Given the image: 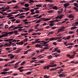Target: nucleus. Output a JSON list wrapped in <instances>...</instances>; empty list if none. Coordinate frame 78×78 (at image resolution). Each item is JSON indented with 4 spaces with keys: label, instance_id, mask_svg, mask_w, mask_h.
Returning <instances> with one entry per match:
<instances>
[{
    "label": "nucleus",
    "instance_id": "nucleus-39",
    "mask_svg": "<svg viewBox=\"0 0 78 78\" xmlns=\"http://www.w3.org/2000/svg\"><path fill=\"white\" fill-rule=\"evenodd\" d=\"M25 7H28L29 6V5H28V4L26 3L25 4Z\"/></svg>",
    "mask_w": 78,
    "mask_h": 78
},
{
    "label": "nucleus",
    "instance_id": "nucleus-25",
    "mask_svg": "<svg viewBox=\"0 0 78 78\" xmlns=\"http://www.w3.org/2000/svg\"><path fill=\"white\" fill-rule=\"evenodd\" d=\"M36 7H41L42 5L41 4H37L36 5Z\"/></svg>",
    "mask_w": 78,
    "mask_h": 78
},
{
    "label": "nucleus",
    "instance_id": "nucleus-6",
    "mask_svg": "<svg viewBox=\"0 0 78 78\" xmlns=\"http://www.w3.org/2000/svg\"><path fill=\"white\" fill-rule=\"evenodd\" d=\"M11 46V45L8 43H7L4 44V47H10Z\"/></svg>",
    "mask_w": 78,
    "mask_h": 78
},
{
    "label": "nucleus",
    "instance_id": "nucleus-53",
    "mask_svg": "<svg viewBox=\"0 0 78 78\" xmlns=\"http://www.w3.org/2000/svg\"><path fill=\"white\" fill-rule=\"evenodd\" d=\"M39 10H37L35 12V13L36 14H38V13H39Z\"/></svg>",
    "mask_w": 78,
    "mask_h": 78
},
{
    "label": "nucleus",
    "instance_id": "nucleus-52",
    "mask_svg": "<svg viewBox=\"0 0 78 78\" xmlns=\"http://www.w3.org/2000/svg\"><path fill=\"white\" fill-rule=\"evenodd\" d=\"M56 64H55L53 65H51V67H56Z\"/></svg>",
    "mask_w": 78,
    "mask_h": 78
},
{
    "label": "nucleus",
    "instance_id": "nucleus-34",
    "mask_svg": "<svg viewBox=\"0 0 78 78\" xmlns=\"http://www.w3.org/2000/svg\"><path fill=\"white\" fill-rule=\"evenodd\" d=\"M25 16L24 15H22L20 17H19V18L20 19H22V18H24Z\"/></svg>",
    "mask_w": 78,
    "mask_h": 78
},
{
    "label": "nucleus",
    "instance_id": "nucleus-21",
    "mask_svg": "<svg viewBox=\"0 0 78 78\" xmlns=\"http://www.w3.org/2000/svg\"><path fill=\"white\" fill-rule=\"evenodd\" d=\"M70 37H71V36H67V37H66V39H67L68 40H69L70 39Z\"/></svg>",
    "mask_w": 78,
    "mask_h": 78
},
{
    "label": "nucleus",
    "instance_id": "nucleus-13",
    "mask_svg": "<svg viewBox=\"0 0 78 78\" xmlns=\"http://www.w3.org/2000/svg\"><path fill=\"white\" fill-rule=\"evenodd\" d=\"M62 31H64V30H62L61 29H58L57 33H59V32H62Z\"/></svg>",
    "mask_w": 78,
    "mask_h": 78
},
{
    "label": "nucleus",
    "instance_id": "nucleus-37",
    "mask_svg": "<svg viewBox=\"0 0 78 78\" xmlns=\"http://www.w3.org/2000/svg\"><path fill=\"white\" fill-rule=\"evenodd\" d=\"M30 10V7H28L27 8H26L25 10V11H29Z\"/></svg>",
    "mask_w": 78,
    "mask_h": 78
},
{
    "label": "nucleus",
    "instance_id": "nucleus-22",
    "mask_svg": "<svg viewBox=\"0 0 78 78\" xmlns=\"http://www.w3.org/2000/svg\"><path fill=\"white\" fill-rule=\"evenodd\" d=\"M38 62H39V63H44V60H41L40 61Z\"/></svg>",
    "mask_w": 78,
    "mask_h": 78
},
{
    "label": "nucleus",
    "instance_id": "nucleus-63",
    "mask_svg": "<svg viewBox=\"0 0 78 78\" xmlns=\"http://www.w3.org/2000/svg\"><path fill=\"white\" fill-rule=\"evenodd\" d=\"M16 33H18V30H16L13 31V33H14L15 34H16Z\"/></svg>",
    "mask_w": 78,
    "mask_h": 78
},
{
    "label": "nucleus",
    "instance_id": "nucleus-58",
    "mask_svg": "<svg viewBox=\"0 0 78 78\" xmlns=\"http://www.w3.org/2000/svg\"><path fill=\"white\" fill-rule=\"evenodd\" d=\"M16 19H13L12 20H11V21H12V22H15V21H16Z\"/></svg>",
    "mask_w": 78,
    "mask_h": 78
},
{
    "label": "nucleus",
    "instance_id": "nucleus-4",
    "mask_svg": "<svg viewBox=\"0 0 78 78\" xmlns=\"http://www.w3.org/2000/svg\"><path fill=\"white\" fill-rule=\"evenodd\" d=\"M42 21H48V20H50V18H41Z\"/></svg>",
    "mask_w": 78,
    "mask_h": 78
},
{
    "label": "nucleus",
    "instance_id": "nucleus-15",
    "mask_svg": "<svg viewBox=\"0 0 78 78\" xmlns=\"http://www.w3.org/2000/svg\"><path fill=\"white\" fill-rule=\"evenodd\" d=\"M77 27H71V30H75V29H76Z\"/></svg>",
    "mask_w": 78,
    "mask_h": 78
},
{
    "label": "nucleus",
    "instance_id": "nucleus-35",
    "mask_svg": "<svg viewBox=\"0 0 78 78\" xmlns=\"http://www.w3.org/2000/svg\"><path fill=\"white\" fill-rule=\"evenodd\" d=\"M54 11L53 10H49L48 11V12H49V13H52L53 12H54Z\"/></svg>",
    "mask_w": 78,
    "mask_h": 78
},
{
    "label": "nucleus",
    "instance_id": "nucleus-48",
    "mask_svg": "<svg viewBox=\"0 0 78 78\" xmlns=\"http://www.w3.org/2000/svg\"><path fill=\"white\" fill-rule=\"evenodd\" d=\"M19 27H16L13 28V30H16V29H19Z\"/></svg>",
    "mask_w": 78,
    "mask_h": 78
},
{
    "label": "nucleus",
    "instance_id": "nucleus-41",
    "mask_svg": "<svg viewBox=\"0 0 78 78\" xmlns=\"http://www.w3.org/2000/svg\"><path fill=\"white\" fill-rule=\"evenodd\" d=\"M44 28L45 29H49L50 28V26H46Z\"/></svg>",
    "mask_w": 78,
    "mask_h": 78
},
{
    "label": "nucleus",
    "instance_id": "nucleus-45",
    "mask_svg": "<svg viewBox=\"0 0 78 78\" xmlns=\"http://www.w3.org/2000/svg\"><path fill=\"white\" fill-rule=\"evenodd\" d=\"M38 16H39V14H37V15H34L33 16V17H37Z\"/></svg>",
    "mask_w": 78,
    "mask_h": 78
},
{
    "label": "nucleus",
    "instance_id": "nucleus-7",
    "mask_svg": "<svg viewBox=\"0 0 78 78\" xmlns=\"http://www.w3.org/2000/svg\"><path fill=\"white\" fill-rule=\"evenodd\" d=\"M7 17L8 18H9V17H11V16H13L11 14V13H7Z\"/></svg>",
    "mask_w": 78,
    "mask_h": 78
},
{
    "label": "nucleus",
    "instance_id": "nucleus-33",
    "mask_svg": "<svg viewBox=\"0 0 78 78\" xmlns=\"http://www.w3.org/2000/svg\"><path fill=\"white\" fill-rule=\"evenodd\" d=\"M62 24V23L61 22H58L57 23V25H61Z\"/></svg>",
    "mask_w": 78,
    "mask_h": 78
},
{
    "label": "nucleus",
    "instance_id": "nucleus-17",
    "mask_svg": "<svg viewBox=\"0 0 78 78\" xmlns=\"http://www.w3.org/2000/svg\"><path fill=\"white\" fill-rule=\"evenodd\" d=\"M62 37H55V40H58V39H61V38H62Z\"/></svg>",
    "mask_w": 78,
    "mask_h": 78
},
{
    "label": "nucleus",
    "instance_id": "nucleus-29",
    "mask_svg": "<svg viewBox=\"0 0 78 78\" xmlns=\"http://www.w3.org/2000/svg\"><path fill=\"white\" fill-rule=\"evenodd\" d=\"M46 2H48L50 3H52L53 2V1L52 0H45Z\"/></svg>",
    "mask_w": 78,
    "mask_h": 78
},
{
    "label": "nucleus",
    "instance_id": "nucleus-23",
    "mask_svg": "<svg viewBox=\"0 0 78 78\" xmlns=\"http://www.w3.org/2000/svg\"><path fill=\"white\" fill-rule=\"evenodd\" d=\"M52 8L54 9H56V10H57V9H58V8L56 6L52 7Z\"/></svg>",
    "mask_w": 78,
    "mask_h": 78
},
{
    "label": "nucleus",
    "instance_id": "nucleus-5",
    "mask_svg": "<svg viewBox=\"0 0 78 78\" xmlns=\"http://www.w3.org/2000/svg\"><path fill=\"white\" fill-rule=\"evenodd\" d=\"M63 10V9L62 8H61V9H59L58 12V14H61L62 11H63L62 10Z\"/></svg>",
    "mask_w": 78,
    "mask_h": 78
},
{
    "label": "nucleus",
    "instance_id": "nucleus-10",
    "mask_svg": "<svg viewBox=\"0 0 78 78\" xmlns=\"http://www.w3.org/2000/svg\"><path fill=\"white\" fill-rule=\"evenodd\" d=\"M40 39H37L35 40V42L36 43H39L41 42V41H39Z\"/></svg>",
    "mask_w": 78,
    "mask_h": 78
},
{
    "label": "nucleus",
    "instance_id": "nucleus-60",
    "mask_svg": "<svg viewBox=\"0 0 78 78\" xmlns=\"http://www.w3.org/2000/svg\"><path fill=\"white\" fill-rule=\"evenodd\" d=\"M35 46L37 47H41V45L40 44H37L35 45Z\"/></svg>",
    "mask_w": 78,
    "mask_h": 78
},
{
    "label": "nucleus",
    "instance_id": "nucleus-61",
    "mask_svg": "<svg viewBox=\"0 0 78 78\" xmlns=\"http://www.w3.org/2000/svg\"><path fill=\"white\" fill-rule=\"evenodd\" d=\"M54 33V32L53 31H51V32H50L49 33L50 34V35H51V34H53Z\"/></svg>",
    "mask_w": 78,
    "mask_h": 78
},
{
    "label": "nucleus",
    "instance_id": "nucleus-57",
    "mask_svg": "<svg viewBox=\"0 0 78 78\" xmlns=\"http://www.w3.org/2000/svg\"><path fill=\"white\" fill-rule=\"evenodd\" d=\"M25 64V62L24 61L21 63V65H24V64Z\"/></svg>",
    "mask_w": 78,
    "mask_h": 78
},
{
    "label": "nucleus",
    "instance_id": "nucleus-36",
    "mask_svg": "<svg viewBox=\"0 0 78 78\" xmlns=\"http://www.w3.org/2000/svg\"><path fill=\"white\" fill-rule=\"evenodd\" d=\"M32 31H33V29H31L28 30V33H30V32H32Z\"/></svg>",
    "mask_w": 78,
    "mask_h": 78
},
{
    "label": "nucleus",
    "instance_id": "nucleus-8",
    "mask_svg": "<svg viewBox=\"0 0 78 78\" xmlns=\"http://www.w3.org/2000/svg\"><path fill=\"white\" fill-rule=\"evenodd\" d=\"M69 3H67L64 4V6L65 8H67V6H69Z\"/></svg>",
    "mask_w": 78,
    "mask_h": 78
},
{
    "label": "nucleus",
    "instance_id": "nucleus-28",
    "mask_svg": "<svg viewBox=\"0 0 78 78\" xmlns=\"http://www.w3.org/2000/svg\"><path fill=\"white\" fill-rule=\"evenodd\" d=\"M48 48H50V46H47L44 48V49L45 50H47L48 49Z\"/></svg>",
    "mask_w": 78,
    "mask_h": 78
},
{
    "label": "nucleus",
    "instance_id": "nucleus-46",
    "mask_svg": "<svg viewBox=\"0 0 78 78\" xmlns=\"http://www.w3.org/2000/svg\"><path fill=\"white\" fill-rule=\"evenodd\" d=\"M75 0H72L70 1H69V3H73L74 2H75Z\"/></svg>",
    "mask_w": 78,
    "mask_h": 78
},
{
    "label": "nucleus",
    "instance_id": "nucleus-26",
    "mask_svg": "<svg viewBox=\"0 0 78 78\" xmlns=\"http://www.w3.org/2000/svg\"><path fill=\"white\" fill-rule=\"evenodd\" d=\"M75 24V23H73V24H72V25H73V26H76V25H78V22H77L76 23H75V24Z\"/></svg>",
    "mask_w": 78,
    "mask_h": 78
},
{
    "label": "nucleus",
    "instance_id": "nucleus-42",
    "mask_svg": "<svg viewBox=\"0 0 78 78\" xmlns=\"http://www.w3.org/2000/svg\"><path fill=\"white\" fill-rule=\"evenodd\" d=\"M18 7H19V6H18V5H16L15 6L13 7V8L14 9H17V8H18Z\"/></svg>",
    "mask_w": 78,
    "mask_h": 78
},
{
    "label": "nucleus",
    "instance_id": "nucleus-16",
    "mask_svg": "<svg viewBox=\"0 0 78 78\" xmlns=\"http://www.w3.org/2000/svg\"><path fill=\"white\" fill-rule=\"evenodd\" d=\"M51 65H49L48 66H46V69H49L50 67H51Z\"/></svg>",
    "mask_w": 78,
    "mask_h": 78
},
{
    "label": "nucleus",
    "instance_id": "nucleus-12",
    "mask_svg": "<svg viewBox=\"0 0 78 78\" xmlns=\"http://www.w3.org/2000/svg\"><path fill=\"white\" fill-rule=\"evenodd\" d=\"M2 75H6L8 73V72H3L1 73Z\"/></svg>",
    "mask_w": 78,
    "mask_h": 78
},
{
    "label": "nucleus",
    "instance_id": "nucleus-44",
    "mask_svg": "<svg viewBox=\"0 0 78 78\" xmlns=\"http://www.w3.org/2000/svg\"><path fill=\"white\" fill-rule=\"evenodd\" d=\"M57 27H53L51 28V29H52V30H55V29H56V28H57Z\"/></svg>",
    "mask_w": 78,
    "mask_h": 78
},
{
    "label": "nucleus",
    "instance_id": "nucleus-43",
    "mask_svg": "<svg viewBox=\"0 0 78 78\" xmlns=\"http://www.w3.org/2000/svg\"><path fill=\"white\" fill-rule=\"evenodd\" d=\"M20 43H23V42L22 41H21L20 42H16V44H17V45H20Z\"/></svg>",
    "mask_w": 78,
    "mask_h": 78
},
{
    "label": "nucleus",
    "instance_id": "nucleus-24",
    "mask_svg": "<svg viewBox=\"0 0 78 78\" xmlns=\"http://www.w3.org/2000/svg\"><path fill=\"white\" fill-rule=\"evenodd\" d=\"M67 27H64L63 26H62V27H61V28H60V29L62 30H64V28H66Z\"/></svg>",
    "mask_w": 78,
    "mask_h": 78
},
{
    "label": "nucleus",
    "instance_id": "nucleus-40",
    "mask_svg": "<svg viewBox=\"0 0 78 78\" xmlns=\"http://www.w3.org/2000/svg\"><path fill=\"white\" fill-rule=\"evenodd\" d=\"M54 23H51L49 24V26L52 27V26H54L55 24H54Z\"/></svg>",
    "mask_w": 78,
    "mask_h": 78
},
{
    "label": "nucleus",
    "instance_id": "nucleus-50",
    "mask_svg": "<svg viewBox=\"0 0 78 78\" xmlns=\"http://www.w3.org/2000/svg\"><path fill=\"white\" fill-rule=\"evenodd\" d=\"M60 21V20H57V19H56L55 20V22H58Z\"/></svg>",
    "mask_w": 78,
    "mask_h": 78
},
{
    "label": "nucleus",
    "instance_id": "nucleus-9",
    "mask_svg": "<svg viewBox=\"0 0 78 78\" xmlns=\"http://www.w3.org/2000/svg\"><path fill=\"white\" fill-rule=\"evenodd\" d=\"M68 17L69 18H73V17H75V15L73 14H71L69 15Z\"/></svg>",
    "mask_w": 78,
    "mask_h": 78
},
{
    "label": "nucleus",
    "instance_id": "nucleus-27",
    "mask_svg": "<svg viewBox=\"0 0 78 78\" xmlns=\"http://www.w3.org/2000/svg\"><path fill=\"white\" fill-rule=\"evenodd\" d=\"M14 27H15V26L12 25L8 28L9 30H10V28H14Z\"/></svg>",
    "mask_w": 78,
    "mask_h": 78
},
{
    "label": "nucleus",
    "instance_id": "nucleus-2",
    "mask_svg": "<svg viewBox=\"0 0 78 78\" xmlns=\"http://www.w3.org/2000/svg\"><path fill=\"white\" fill-rule=\"evenodd\" d=\"M63 16L64 15L63 14L58 15L57 16L55 17V18H53V19H62L63 18Z\"/></svg>",
    "mask_w": 78,
    "mask_h": 78
},
{
    "label": "nucleus",
    "instance_id": "nucleus-30",
    "mask_svg": "<svg viewBox=\"0 0 78 78\" xmlns=\"http://www.w3.org/2000/svg\"><path fill=\"white\" fill-rule=\"evenodd\" d=\"M74 56H75V55L73 54V55H72L70 56V58H71L72 59H73L74 58Z\"/></svg>",
    "mask_w": 78,
    "mask_h": 78
},
{
    "label": "nucleus",
    "instance_id": "nucleus-62",
    "mask_svg": "<svg viewBox=\"0 0 78 78\" xmlns=\"http://www.w3.org/2000/svg\"><path fill=\"white\" fill-rule=\"evenodd\" d=\"M43 46H48L49 45L48 44H44L42 45Z\"/></svg>",
    "mask_w": 78,
    "mask_h": 78
},
{
    "label": "nucleus",
    "instance_id": "nucleus-55",
    "mask_svg": "<svg viewBox=\"0 0 78 78\" xmlns=\"http://www.w3.org/2000/svg\"><path fill=\"white\" fill-rule=\"evenodd\" d=\"M30 12H34V9H31L30 10Z\"/></svg>",
    "mask_w": 78,
    "mask_h": 78
},
{
    "label": "nucleus",
    "instance_id": "nucleus-19",
    "mask_svg": "<svg viewBox=\"0 0 78 78\" xmlns=\"http://www.w3.org/2000/svg\"><path fill=\"white\" fill-rule=\"evenodd\" d=\"M20 22V20H17L16 21V22H15V23H19Z\"/></svg>",
    "mask_w": 78,
    "mask_h": 78
},
{
    "label": "nucleus",
    "instance_id": "nucleus-32",
    "mask_svg": "<svg viewBox=\"0 0 78 78\" xmlns=\"http://www.w3.org/2000/svg\"><path fill=\"white\" fill-rule=\"evenodd\" d=\"M74 6H76V7H78V4L76 3H75L74 4Z\"/></svg>",
    "mask_w": 78,
    "mask_h": 78
},
{
    "label": "nucleus",
    "instance_id": "nucleus-20",
    "mask_svg": "<svg viewBox=\"0 0 78 78\" xmlns=\"http://www.w3.org/2000/svg\"><path fill=\"white\" fill-rule=\"evenodd\" d=\"M47 57L48 59H51V58H52L53 57L51 55H49V56H48Z\"/></svg>",
    "mask_w": 78,
    "mask_h": 78
},
{
    "label": "nucleus",
    "instance_id": "nucleus-38",
    "mask_svg": "<svg viewBox=\"0 0 78 78\" xmlns=\"http://www.w3.org/2000/svg\"><path fill=\"white\" fill-rule=\"evenodd\" d=\"M69 34H73V33H74V32L73 31H70L69 32Z\"/></svg>",
    "mask_w": 78,
    "mask_h": 78
},
{
    "label": "nucleus",
    "instance_id": "nucleus-1",
    "mask_svg": "<svg viewBox=\"0 0 78 78\" xmlns=\"http://www.w3.org/2000/svg\"><path fill=\"white\" fill-rule=\"evenodd\" d=\"M13 33V31H11L8 33H6L5 34H3L2 35H0V38H2V37H6L8 36V34H11Z\"/></svg>",
    "mask_w": 78,
    "mask_h": 78
},
{
    "label": "nucleus",
    "instance_id": "nucleus-14",
    "mask_svg": "<svg viewBox=\"0 0 78 78\" xmlns=\"http://www.w3.org/2000/svg\"><path fill=\"white\" fill-rule=\"evenodd\" d=\"M9 68H5L4 69V71L5 72H7V71H9Z\"/></svg>",
    "mask_w": 78,
    "mask_h": 78
},
{
    "label": "nucleus",
    "instance_id": "nucleus-31",
    "mask_svg": "<svg viewBox=\"0 0 78 78\" xmlns=\"http://www.w3.org/2000/svg\"><path fill=\"white\" fill-rule=\"evenodd\" d=\"M31 72H28L27 73H26V74L27 75H30V74H31Z\"/></svg>",
    "mask_w": 78,
    "mask_h": 78
},
{
    "label": "nucleus",
    "instance_id": "nucleus-49",
    "mask_svg": "<svg viewBox=\"0 0 78 78\" xmlns=\"http://www.w3.org/2000/svg\"><path fill=\"white\" fill-rule=\"evenodd\" d=\"M58 49V48H54V51H56V50Z\"/></svg>",
    "mask_w": 78,
    "mask_h": 78
},
{
    "label": "nucleus",
    "instance_id": "nucleus-59",
    "mask_svg": "<svg viewBox=\"0 0 78 78\" xmlns=\"http://www.w3.org/2000/svg\"><path fill=\"white\" fill-rule=\"evenodd\" d=\"M25 3V2L23 1L21 3V5H24Z\"/></svg>",
    "mask_w": 78,
    "mask_h": 78
},
{
    "label": "nucleus",
    "instance_id": "nucleus-64",
    "mask_svg": "<svg viewBox=\"0 0 78 78\" xmlns=\"http://www.w3.org/2000/svg\"><path fill=\"white\" fill-rule=\"evenodd\" d=\"M73 47V46H68L67 47V48H70V49H71V48H72Z\"/></svg>",
    "mask_w": 78,
    "mask_h": 78
},
{
    "label": "nucleus",
    "instance_id": "nucleus-3",
    "mask_svg": "<svg viewBox=\"0 0 78 78\" xmlns=\"http://www.w3.org/2000/svg\"><path fill=\"white\" fill-rule=\"evenodd\" d=\"M20 62H21V61H19L16 63L15 65L14 68H15V69H17V67H19V63H20Z\"/></svg>",
    "mask_w": 78,
    "mask_h": 78
},
{
    "label": "nucleus",
    "instance_id": "nucleus-47",
    "mask_svg": "<svg viewBox=\"0 0 78 78\" xmlns=\"http://www.w3.org/2000/svg\"><path fill=\"white\" fill-rule=\"evenodd\" d=\"M10 9V7L8 6H7L5 8L6 9Z\"/></svg>",
    "mask_w": 78,
    "mask_h": 78
},
{
    "label": "nucleus",
    "instance_id": "nucleus-11",
    "mask_svg": "<svg viewBox=\"0 0 78 78\" xmlns=\"http://www.w3.org/2000/svg\"><path fill=\"white\" fill-rule=\"evenodd\" d=\"M55 40H56V38H50L49 39V41H55Z\"/></svg>",
    "mask_w": 78,
    "mask_h": 78
},
{
    "label": "nucleus",
    "instance_id": "nucleus-54",
    "mask_svg": "<svg viewBox=\"0 0 78 78\" xmlns=\"http://www.w3.org/2000/svg\"><path fill=\"white\" fill-rule=\"evenodd\" d=\"M23 67H21L18 68V70H20V69H23Z\"/></svg>",
    "mask_w": 78,
    "mask_h": 78
},
{
    "label": "nucleus",
    "instance_id": "nucleus-18",
    "mask_svg": "<svg viewBox=\"0 0 78 78\" xmlns=\"http://www.w3.org/2000/svg\"><path fill=\"white\" fill-rule=\"evenodd\" d=\"M74 9L75 10H76V12H78V7H74Z\"/></svg>",
    "mask_w": 78,
    "mask_h": 78
},
{
    "label": "nucleus",
    "instance_id": "nucleus-51",
    "mask_svg": "<svg viewBox=\"0 0 78 78\" xmlns=\"http://www.w3.org/2000/svg\"><path fill=\"white\" fill-rule=\"evenodd\" d=\"M30 2H29V3H31V2L32 3H34V1L32 0H30Z\"/></svg>",
    "mask_w": 78,
    "mask_h": 78
},
{
    "label": "nucleus",
    "instance_id": "nucleus-56",
    "mask_svg": "<svg viewBox=\"0 0 78 78\" xmlns=\"http://www.w3.org/2000/svg\"><path fill=\"white\" fill-rule=\"evenodd\" d=\"M8 27H9V26H8V25H5V28H8Z\"/></svg>",
    "mask_w": 78,
    "mask_h": 78
}]
</instances>
